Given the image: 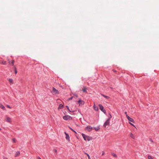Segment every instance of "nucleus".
<instances>
[{"label": "nucleus", "mask_w": 159, "mask_h": 159, "mask_svg": "<svg viewBox=\"0 0 159 159\" xmlns=\"http://www.w3.org/2000/svg\"><path fill=\"white\" fill-rule=\"evenodd\" d=\"M129 124H130L132 126L135 127V126L133 124H132L130 122H129Z\"/></svg>", "instance_id": "obj_29"}, {"label": "nucleus", "mask_w": 159, "mask_h": 159, "mask_svg": "<svg viewBox=\"0 0 159 159\" xmlns=\"http://www.w3.org/2000/svg\"><path fill=\"white\" fill-rule=\"evenodd\" d=\"M65 134L66 135V139L69 141L70 140V137H69V135L65 132Z\"/></svg>", "instance_id": "obj_9"}, {"label": "nucleus", "mask_w": 159, "mask_h": 159, "mask_svg": "<svg viewBox=\"0 0 159 159\" xmlns=\"http://www.w3.org/2000/svg\"><path fill=\"white\" fill-rule=\"evenodd\" d=\"M63 118L64 120H70L71 119V117L68 115L64 116L63 117Z\"/></svg>", "instance_id": "obj_3"}, {"label": "nucleus", "mask_w": 159, "mask_h": 159, "mask_svg": "<svg viewBox=\"0 0 159 159\" xmlns=\"http://www.w3.org/2000/svg\"><path fill=\"white\" fill-rule=\"evenodd\" d=\"M4 159H8L6 157H5L4 158Z\"/></svg>", "instance_id": "obj_39"}, {"label": "nucleus", "mask_w": 159, "mask_h": 159, "mask_svg": "<svg viewBox=\"0 0 159 159\" xmlns=\"http://www.w3.org/2000/svg\"><path fill=\"white\" fill-rule=\"evenodd\" d=\"M82 135L84 139L85 140H87L89 141L92 139V137L87 136L84 134H82Z\"/></svg>", "instance_id": "obj_1"}, {"label": "nucleus", "mask_w": 159, "mask_h": 159, "mask_svg": "<svg viewBox=\"0 0 159 159\" xmlns=\"http://www.w3.org/2000/svg\"><path fill=\"white\" fill-rule=\"evenodd\" d=\"M52 93L54 95L59 94V93L58 91L54 87H53L52 88Z\"/></svg>", "instance_id": "obj_2"}, {"label": "nucleus", "mask_w": 159, "mask_h": 159, "mask_svg": "<svg viewBox=\"0 0 159 159\" xmlns=\"http://www.w3.org/2000/svg\"><path fill=\"white\" fill-rule=\"evenodd\" d=\"M110 123V120H107L104 123L103 125L104 127H106L107 125H109Z\"/></svg>", "instance_id": "obj_6"}, {"label": "nucleus", "mask_w": 159, "mask_h": 159, "mask_svg": "<svg viewBox=\"0 0 159 159\" xmlns=\"http://www.w3.org/2000/svg\"><path fill=\"white\" fill-rule=\"evenodd\" d=\"M125 114L126 115H126H127V112H125Z\"/></svg>", "instance_id": "obj_38"}, {"label": "nucleus", "mask_w": 159, "mask_h": 159, "mask_svg": "<svg viewBox=\"0 0 159 159\" xmlns=\"http://www.w3.org/2000/svg\"><path fill=\"white\" fill-rule=\"evenodd\" d=\"M63 107V105L62 104H60L59 105L58 109H62Z\"/></svg>", "instance_id": "obj_18"}, {"label": "nucleus", "mask_w": 159, "mask_h": 159, "mask_svg": "<svg viewBox=\"0 0 159 159\" xmlns=\"http://www.w3.org/2000/svg\"><path fill=\"white\" fill-rule=\"evenodd\" d=\"M130 137L133 139H134L135 137L134 135L132 133H131L130 134Z\"/></svg>", "instance_id": "obj_19"}, {"label": "nucleus", "mask_w": 159, "mask_h": 159, "mask_svg": "<svg viewBox=\"0 0 159 159\" xmlns=\"http://www.w3.org/2000/svg\"><path fill=\"white\" fill-rule=\"evenodd\" d=\"M94 129L96 131H98L99 129L100 128L99 126H97L96 127H94Z\"/></svg>", "instance_id": "obj_16"}, {"label": "nucleus", "mask_w": 159, "mask_h": 159, "mask_svg": "<svg viewBox=\"0 0 159 159\" xmlns=\"http://www.w3.org/2000/svg\"><path fill=\"white\" fill-rule=\"evenodd\" d=\"M126 116L128 119V120L130 121H131L133 123H134V120L132 118H130L129 116H128L127 115H126Z\"/></svg>", "instance_id": "obj_5"}, {"label": "nucleus", "mask_w": 159, "mask_h": 159, "mask_svg": "<svg viewBox=\"0 0 159 159\" xmlns=\"http://www.w3.org/2000/svg\"><path fill=\"white\" fill-rule=\"evenodd\" d=\"M12 140L13 142L15 143L16 142V140L14 138Z\"/></svg>", "instance_id": "obj_27"}, {"label": "nucleus", "mask_w": 159, "mask_h": 159, "mask_svg": "<svg viewBox=\"0 0 159 159\" xmlns=\"http://www.w3.org/2000/svg\"><path fill=\"white\" fill-rule=\"evenodd\" d=\"M78 102H79L80 105L81 104H84V101L81 100H79L78 101Z\"/></svg>", "instance_id": "obj_12"}, {"label": "nucleus", "mask_w": 159, "mask_h": 159, "mask_svg": "<svg viewBox=\"0 0 159 159\" xmlns=\"http://www.w3.org/2000/svg\"><path fill=\"white\" fill-rule=\"evenodd\" d=\"M102 96H103V97H104V98H106L107 99H109V97L105 96L103 94H102Z\"/></svg>", "instance_id": "obj_21"}, {"label": "nucleus", "mask_w": 159, "mask_h": 159, "mask_svg": "<svg viewBox=\"0 0 159 159\" xmlns=\"http://www.w3.org/2000/svg\"><path fill=\"white\" fill-rule=\"evenodd\" d=\"M70 111V112H71V111H70V110H69Z\"/></svg>", "instance_id": "obj_41"}, {"label": "nucleus", "mask_w": 159, "mask_h": 159, "mask_svg": "<svg viewBox=\"0 0 159 159\" xmlns=\"http://www.w3.org/2000/svg\"><path fill=\"white\" fill-rule=\"evenodd\" d=\"M66 107L67 108L68 110H69V107L68 106H66Z\"/></svg>", "instance_id": "obj_33"}, {"label": "nucleus", "mask_w": 159, "mask_h": 159, "mask_svg": "<svg viewBox=\"0 0 159 159\" xmlns=\"http://www.w3.org/2000/svg\"><path fill=\"white\" fill-rule=\"evenodd\" d=\"M0 130H1V129L0 128Z\"/></svg>", "instance_id": "obj_42"}, {"label": "nucleus", "mask_w": 159, "mask_h": 159, "mask_svg": "<svg viewBox=\"0 0 159 159\" xmlns=\"http://www.w3.org/2000/svg\"><path fill=\"white\" fill-rule=\"evenodd\" d=\"M93 127L90 126H88L85 128V129L87 130L88 131L90 132L93 130Z\"/></svg>", "instance_id": "obj_4"}, {"label": "nucleus", "mask_w": 159, "mask_h": 159, "mask_svg": "<svg viewBox=\"0 0 159 159\" xmlns=\"http://www.w3.org/2000/svg\"><path fill=\"white\" fill-rule=\"evenodd\" d=\"M109 118L108 119V120H110V119L112 117V116H111L110 114H109Z\"/></svg>", "instance_id": "obj_24"}, {"label": "nucleus", "mask_w": 159, "mask_h": 159, "mask_svg": "<svg viewBox=\"0 0 159 159\" xmlns=\"http://www.w3.org/2000/svg\"><path fill=\"white\" fill-rule=\"evenodd\" d=\"M69 128L72 131H73L74 132L75 134H76V132L74 131V130H73L71 128H70V127H69Z\"/></svg>", "instance_id": "obj_26"}, {"label": "nucleus", "mask_w": 159, "mask_h": 159, "mask_svg": "<svg viewBox=\"0 0 159 159\" xmlns=\"http://www.w3.org/2000/svg\"><path fill=\"white\" fill-rule=\"evenodd\" d=\"M150 141L152 142H153V141L152 140V139H150Z\"/></svg>", "instance_id": "obj_36"}, {"label": "nucleus", "mask_w": 159, "mask_h": 159, "mask_svg": "<svg viewBox=\"0 0 159 159\" xmlns=\"http://www.w3.org/2000/svg\"><path fill=\"white\" fill-rule=\"evenodd\" d=\"M0 64H1L2 65H6V62L4 61L1 60L0 61Z\"/></svg>", "instance_id": "obj_10"}, {"label": "nucleus", "mask_w": 159, "mask_h": 159, "mask_svg": "<svg viewBox=\"0 0 159 159\" xmlns=\"http://www.w3.org/2000/svg\"><path fill=\"white\" fill-rule=\"evenodd\" d=\"M99 106L100 107V109L101 110V111H103L104 113H106V111L105 110L103 109L104 107L101 104H99Z\"/></svg>", "instance_id": "obj_8"}, {"label": "nucleus", "mask_w": 159, "mask_h": 159, "mask_svg": "<svg viewBox=\"0 0 159 159\" xmlns=\"http://www.w3.org/2000/svg\"><path fill=\"white\" fill-rule=\"evenodd\" d=\"M93 107L94 109L96 111H98V108L97 107H96L95 105H94L93 106Z\"/></svg>", "instance_id": "obj_17"}, {"label": "nucleus", "mask_w": 159, "mask_h": 159, "mask_svg": "<svg viewBox=\"0 0 159 159\" xmlns=\"http://www.w3.org/2000/svg\"><path fill=\"white\" fill-rule=\"evenodd\" d=\"M6 106L8 108H11L9 105H6Z\"/></svg>", "instance_id": "obj_30"}, {"label": "nucleus", "mask_w": 159, "mask_h": 159, "mask_svg": "<svg viewBox=\"0 0 159 159\" xmlns=\"http://www.w3.org/2000/svg\"><path fill=\"white\" fill-rule=\"evenodd\" d=\"M148 159H152V157L150 156H148Z\"/></svg>", "instance_id": "obj_28"}, {"label": "nucleus", "mask_w": 159, "mask_h": 159, "mask_svg": "<svg viewBox=\"0 0 159 159\" xmlns=\"http://www.w3.org/2000/svg\"><path fill=\"white\" fill-rule=\"evenodd\" d=\"M54 152H56V153L57 152V150H56V149H54Z\"/></svg>", "instance_id": "obj_32"}, {"label": "nucleus", "mask_w": 159, "mask_h": 159, "mask_svg": "<svg viewBox=\"0 0 159 159\" xmlns=\"http://www.w3.org/2000/svg\"><path fill=\"white\" fill-rule=\"evenodd\" d=\"M37 159H41V158L39 157H37Z\"/></svg>", "instance_id": "obj_37"}, {"label": "nucleus", "mask_w": 159, "mask_h": 159, "mask_svg": "<svg viewBox=\"0 0 159 159\" xmlns=\"http://www.w3.org/2000/svg\"><path fill=\"white\" fill-rule=\"evenodd\" d=\"M6 120L7 122H9L10 123L11 122V119L7 116H6Z\"/></svg>", "instance_id": "obj_7"}, {"label": "nucleus", "mask_w": 159, "mask_h": 159, "mask_svg": "<svg viewBox=\"0 0 159 159\" xmlns=\"http://www.w3.org/2000/svg\"><path fill=\"white\" fill-rule=\"evenodd\" d=\"M87 88L86 87H84L83 89H82V91L84 93H87Z\"/></svg>", "instance_id": "obj_13"}, {"label": "nucleus", "mask_w": 159, "mask_h": 159, "mask_svg": "<svg viewBox=\"0 0 159 159\" xmlns=\"http://www.w3.org/2000/svg\"><path fill=\"white\" fill-rule=\"evenodd\" d=\"M74 95L77 98L78 97V96L76 94H74Z\"/></svg>", "instance_id": "obj_35"}, {"label": "nucleus", "mask_w": 159, "mask_h": 159, "mask_svg": "<svg viewBox=\"0 0 159 159\" xmlns=\"http://www.w3.org/2000/svg\"><path fill=\"white\" fill-rule=\"evenodd\" d=\"M104 152H102V156L104 155Z\"/></svg>", "instance_id": "obj_34"}, {"label": "nucleus", "mask_w": 159, "mask_h": 159, "mask_svg": "<svg viewBox=\"0 0 159 159\" xmlns=\"http://www.w3.org/2000/svg\"><path fill=\"white\" fill-rule=\"evenodd\" d=\"M70 111V112H71V111H70V110H69Z\"/></svg>", "instance_id": "obj_40"}, {"label": "nucleus", "mask_w": 159, "mask_h": 159, "mask_svg": "<svg viewBox=\"0 0 159 159\" xmlns=\"http://www.w3.org/2000/svg\"><path fill=\"white\" fill-rule=\"evenodd\" d=\"M0 107L2 109H3V110H6V108H5V107L2 104L0 105Z\"/></svg>", "instance_id": "obj_14"}, {"label": "nucleus", "mask_w": 159, "mask_h": 159, "mask_svg": "<svg viewBox=\"0 0 159 159\" xmlns=\"http://www.w3.org/2000/svg\"><path fill=\"white\" fill-rule=\"evenodd\" d=\"M8 81L10 84L13 83V80L12 79H10L8 80Z\"/></svg>", "instance_id": "obj_20"}, {"label": "nucleus", "mask_w": 159, "mask_h": 159, "mask_svg": "<svg viewBox=\"0 0 159 159\" xmlns=\"http://www.w3.org/2000/svg\"><path fill=\"white\" fill-rule=\"evenodd\" d=\"M17 71L16 70V67L15 68V73L16 74L17 73Z\"/></svg>", "instance_id": "obj_25"}, {"label": "nucleus", "mask_w": 159, "mask_h": 159, "mask_svg": "<svg viewBox=\"0 0 159 159\" xmlns=\"http://www.w3.org/2000/svg\"><path fill=\"white\" fill-rule=\"evenodd\" d=\"M73 98V97H72L70 98H69V100H72Z\"/></svg>", "instance_id": "obj_31"}, {"label": "nucleus", "mask_w": 159, "mask_h": 159, "mask_svg": "<svg viewBox=\"0 0 159 159\" xmlns=\"http://www.w3.org/2000/svg\"><path fill=\"white\" fill-rule=\"evenodd\" d=\"M8 61H9L8 62H9V64H11L12 66H14V62H15L14 60H12L11 63H10V61H9L8 60Z\"/></svg>", "instance_id": "obj_15"}, {"label": "nucleus", "mask_w": 159, "mask_h": 159, "mask_svg": "<svg viewBox=\"0 0 159 159\" xmlns=\"http://www.w3.org/2000/svg\"><path fill=\"white\" fill-rule=\"evenodd\" d=\"M20 155V152L19 151H17L16 153V154L15 155V157H18Z\"/></svg>", "instance_id": "obj_11"}, {"label": "nucleus", "mask_w": 159, "mask_h": 159, "mask_svg": "<svg viewBox=\"0 0 159 159\" xmlns=\"http://www.w3.org/2000/svg\"><path fill=\"white\" fill-rule=\"evenodd\" d=\"M111 155L114 157H117V155L115 153H111Z\"/></svg>", "instance_id": "obj_22"}, {"label": "nucleus", "mask_w": 159, "mask_h": 159, "mask_svg": "<svg viewBox=\"0 0 159 159\" xmlns=\"http://www.w3.org/2000/svg\"><path fill=\"white\" fill-rule=\"evenodd\" d=\"M85 154L87 156L89 159H91L89 155L88 154H87V153H85Z\"/></svg>", "instance_id": "obj_23"}]
</instances>
